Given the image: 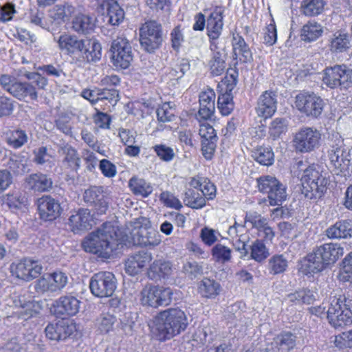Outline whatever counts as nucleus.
Returning a JSON list of instances; mask_svg holds the SVG:
<instances>
[{
	"label": "nucleus",
	"mask_w": 352,
	"mask_h": 352,
	"mask_svg": "<svg viewBox=\"0 0 352 352\" xmlns=\"http://www.w3.org/2000/svg\"><path fill=\"white\" fill-rule=\"evenodd\" d=\"M121 240L120 231L115 223L105 222L89 234L82 243L86 252L108 258Z\"/></svg>",
	"instance_id": "1"
},
{
	"label": "nucleus",
	"mask_w": 352,
	"mask_h": 352,
	"mask_svg": "<svg viewBox=\"0 0 352 352\" xmlns=\"http://www.w3.org/2000/svg\"><path fill=\"white\" fill-rule=\"evenodd\" d=\"M188 325L185 312L179 308H169L161 311L153 320L151 327L157 340H169L184 331Z\"/></svg>",
	"instance_id": "2"
},
{
	"label": "nucleus",
	"mask_w": 352,
	"mask_h": 352,
	"mask_svg": "<svg viewBox=\"0 0 352 352\" xmlns=\"http://www.w3.org/2000/svg\"><path fill=\"white\" fill-rule=\"evenodd\" d=\"M130 226L129 233L134 245L151 249L161 243L162 236L151 227L148 219L143 217L136 218L130 222Z\"/></svg>",
	"instance_id": "3"
},
{
	"label": "nucleus",
	"mask_w": 352,
	"mask_h": 352,
	"mask_svg": "<svg viewBox=\"0 0 352 352\" xmlns=\"http://www.w3.org/2000/svg\"><path fill=\"white\" fill-rule=\"evenodd\" d=\"M300 181L302 193L308 199L320 197L326 190L327 180L314 164L303 170Z\"/></svg>",
	"instance_id": "4"
},
{
	"label": "nucleus",
	"mask_w": 352,
	"mask_h": 352,
	"mask_svg": "<svg viewBox=\"0 0 352 352\" xmlns=\"http://www.w3.org/2000/svg\"><path fill=\"white\" fill-rule=\"evenodd\" d=\"M260 192L267 195L269 204L280 206L287 199V187L275 177L265 175L257 179Z\"/></svg>",
	"instance_id": "5"
},
{
	"label": "nucleus",
	"mask_w": 352,
	"mask_h": 352,
	"mask_svg": "<svg viewBox=\"0 0 352 352\" xmlns=\"http://www.w3.org/2000/svg\"><path fill=\"white\" fill-rule=\"evenodd\" d=\"M324 105L323 99L314 92L302 91L295 97V107L307 117L318 118L322 114Z\"/></svg>",
	"instance_id": "6"
},
{
	"label": "nucleus",
	"mask_w": 352,
	"mask_h": 352,
	"mask_svg": "<svg viewBox=\"0 0 352 352\" xmlns=\"http://www.w3.org/2000/svg\"><path fill=\"white\" fill-rule=\"evenodd\" d=\"M327 157L331 171L337 175L346 177L349 173L351 160L349 153L344 148L342 140H338L337 143L330 146L327 150Z\"/></svg>",
	"instance_id": "7"
},
{
	"label": "nucleus",
	"mask_w": 352,
	"mask_h": 352,
	"mask_svg": "<svg viewBox=\"0 0 352 352\" xmlns=\"http://www.w3.org/2000/svg\"><path fill=\"white\" fill-rule=\"evenodd\" d=\"M322 81L331 89H346L352 86V69L345 65H337L324 70Z\"/></svg>",
	"instance_id": "8"
},
{
	"label": "nucleus",
	"mask_w": 352,
	"mask_h": 352,
	"mask_svg": "<svg viewBox=\"0 0 352 352\" xmlns=\"http://www.w3.org/2000/svg\"><path fill=\"white\" fill-rule=\"evenodd\" d=\"M141 47L147 52L153 53L162 43V28L155 21L145 22L139 30Z\"/></svg>",
	"instance_id": "9"
},
{
	"label": "nucleus",
	"mask_w": 352,
	"mask_h": 352,
	"mask_svg": "<svg viewBox=\"0 0 352 352\" xmlns=\"http://www.w3.org/2000/svg\"><path fill=\"white\" fill-rule=\"evenodd\" d=\"M330 308V324L335 328L352 324V300L339 296L334 298Z\"/></svg>",
	"instance_id": "10"
},
{
	"label": "nucleus",
	"mask_w": 352,
	"mask_h": 352,
	"mask_svg": "<svg viewBox=\"0 0 352 352\" xmlns=\"http://www.w3.org/2000/svg\"><path fill=\"white\" fill-rule=\"evenodd\" d=\"M91 292L96 297L111 296L116 289V279L113 273L100 272L93 275L89 282Z\"/></svg>",
	"instance_id": "11"
},
{
	"label": "nucleus",
	"mask_w": 352,
	"mask_h": 352,
	"mask_svg": "<svg viewBox=\"0 0 352 352\" xmlns=\"http://www.w3.org/2000/svg\"><path fill=\"white\" fill-rule=\"evenodd\" d=\"M321 140L320 132L313 127L301 128L295 135L294 146L298 152L310 153L318 148Z\"/></svg>",
	"instance_id": "12"
},
{
	"label": "nucleus",
	"mask_w": 352,
	"mask_h": 352,
	"mask_svg": "<svg viewBox=\"0 0 352 352\" xmlns=\"http://www.w3.org/2000/svg\"><path fill=\"white\" fill-rule=\"evenodd\" d=\"M173 292L169 287L146 286L141 292V302L143 305L152 307L166 306L170 303Z\"/></svg>",
	"instance_id": "13"
},
{
	"label": "nucleus",
	"mask_w": 352,
	"mask_h": 352,
	"mask_svg": "<svg viewBox=\"0 0 352 352\" xmlns=\"http://www.w3.org/2000/svg\"><path fill=\"white\" fill-rule=\"evenodd\" d=\"M111 60L116 68L126 69L133 60V52L129 41L123 38L113 40L111 46Z\"/></svg>",
	"instance_id": "14"
},
{
	"label": "nucleus",
	"mask_w": 352,
	"mask_h": 352,
	"mask_svg": "<svg viewBox=\"0 0 352 352\" xmlns=\"http://www.w3.org/2000/svg\"><path fill=\"white\" fill-rule=\"evenodd\" d=\"M10 270L13 276L25 281H30L41 274L43 267L38 261L24 258L12 263Z\"/></svg>",
	"instance_id": "15"
},
{
	"label": "nucleus",
	"mask_w": 352,
	"mask_h": 352,
	"mask_svg": "<svg viewBox=\"0 0 352 352\" xmlns=\"http://www.w3.org/2000/svg\"><path fill=\"white\" fill-rule=\"evenodd\" d=\"M67 282V276L58 271L42 276L36 282L34 288L38 294L55 292L63 289Z\"/></svg>",
	"instance_id": "16"
},
{
	"label": "nucleus",
	"mask_w": 352,
	"mask_h": 352,
	"mask_svg": "<svg viewBox=\"0 0 352 352\" xmlns=\"http://www.w3.org/2000/svg\"><path fill=\"white\" fill-rule=\"evenodd\" d=\"M39 218L44 221H52L58 218L63 208L58 200L50 195H43L36 200Z\"/></svg>",
	"instance_id": "17"
},
{
	"label": "nucleus",
	"mask_w": 352,
	"mask_h": 352,
	"mask_svg": "<svg viewBox=\"0 0 352 352\" xmlns=\"http://www.w3.org/2000/svg\"><path fill=\"white\" fill-rule=\"evenodd\" d=\"M199 134L201 137V151L206 160H211L214 155L218 136L212 125L207 122H199Z\"/></svg>",
	"instance_id": "18"
},
{
	"label": "nucleus",
	"mask_w": 352,
	"mask_h": 352,
	"mask_svg": "<svg viewBox=\"0 0 352 352\" xmlns=\"http://www.w3.org/2000/svg\"><path fill=\"white\" fill-rule=\"evenodd\" d=\"M227 233L236 251L240 253L241 258L245 257L248 254L246 246L250 237L245 224H241L235 221L232 226L228 228Z\"/></svg>",
	"instance_id": "19"
},
{
	"label": "nucleus",
	"mask_w": 352,
	"mask_h": 352,
	"mask_svg": "<svg viewBox=\"0 0 352 352\" xmlns=\"http://www.w3.org/2000/svg\"><path fill=\"white\" fill-rule=\"evenodd\" d=\"M80 307V301L75 296L66 295L56 300L52 306V311L57 316L64 318L76 315Z\"/></svg>",
	"instance_id": "20"
},
{
	"label": "nucleus",
	"mask_w": 352,
	"mask_h": 352,
	"mask_svg": "<svg viewBox=\"0 0 352 352\" xmlns=\"http://www.w3.org/2000/svg\"><path fill=\"white\" fill-rule=\"evenodd\" d=\"M102 46L100 42L95 39H84L83 47L79 51L76 63L87 64L96 63L101 59Z\"/></svg>",
	"instance_id": "21"
},
{
	"label": "nucleus",
	"mask_w": 352,
	"mask_h": 352,
	"mask_svg": "<svg viewBox=\"0 0 352 352\" xmlns=\"http://www.w3.org/2000/svg\"><path fill=\"white\" fill-rule=\"evenodd\" d=\"M215 93L212 89L207 88L199 94V109L196 116L199 122L211 119L215 111Z\"/></svg>",
	"instance_id": "22"
},
{
	"label": "nucleus",
	"mask_w": 352,
	"mask_h": 352,
	"mask_svg": "<svg viewBox=\"0 0 352 352\" xmlns=\"http://www.w3.org/2000/svg\"><path fill=\"white\" fill-rule=\"evenodd\" d=\"M54 41L58 43L59 50L65 54L71 56L75 61L80 47H83V40L78 38L77 36L64 32Z\"/></svg>",
	"instance_id": "23"
},
{
	"label": "nucleus",
	"mask_w": 352,
	"mask_h": 352,
	"mask_svg": "<svg viewBox=\"0 0 352 352\" xmlns=\"http://www.w3.org/2000/svg\"><path fill=\"white\" fill-rule=\"evenodd\" d=\"M152 254L145 251L130 255L124 264L126 273L130 276L138 274L152 261Z\"/></svg>",
	"instance_id": "24"
},
{
	"label": "nucleus",
	"mask_w": 352,
	"mask_h": 352,
	"mask_svg": "<svg viewBox=\"0 0 352 352\" xmlns=\"http://www.w3.org/2000/svg\"><path fill=\"white\" fill-rule=\"evenodd\" d=\"M84 201L93 206L98 214L106 213L109 204L107 201L102 187L91 186L85 191Z\"/></svg>",
	"instance_id": "25"
},
{
	"label": "nucleus",
	"mask_w": 352,
	"mask_h": 352,
	"mask_svg": "<svg viewBox=\"0 0 352 352\" xmlns=\"http://www.w3.org/2000/svg\"><path fill=\"white\" fill-rule=\"evenodd\" d=\"M94 223V218L87 208H80L68 219V226L74 232L89 230Z\"/></svg>",
	"instance_id": "26"
},
{
	"label": "nucleus",
	"mask_w": 352,
	"mask_h": 352,
	"mask_svg": "<svg viewBox=\"0 0 352 352\" xmlns=\"http://www.w3.org/2000/svg\"><path fill=\"white\" fill-rule=\"evenodd\" d=\"M277 109V96L275 92L265 91L258 99L256 111L258 116L265 118L272 117Z\"/></svg>",
	"instance_id": "27"
},
{
	"label": "nucleus",
	"mask_w": 352,
	"mask_h": 352,
	"mask_svg": "<svg viewBox=\"0 0 352 352\" xmlns=\"http://www.w3.org/2000/svg\"><path fill=\"white\" fill-rule=\"evenodd\" d=\"M225 8L215 6L207 17L206 30L207 34L213 38L220 36L223 28V16Z\"/></svg>",
	"instance_id": "28"
},
{
	"label": "nucleus",
	"mask_w": 352,
	"mask_h": 352,
	"mask_svg": "<svg viewBox=\"0 0 352 352\" xmlns=\"http://www.w3.org/2000/svg\"><path fill=\"white\" fill-rule=\"evenodd\" d=\"M173 272V265L170 261L164 259L155 260L149 266L147 272L150 279L154 280H166Z\"/></svg>",
	"instance_id": "29"
},
{
	"label": "nucleus",
	"mask_w": 352,
	"mask_h": 352,
	"mask_svg": "<svg viewBox=\"0 0 352 352\" xmlns=\"http://www.w3.org/2000/svg\"><path fill=\"white\" fill-rule=\"evenodd\" d=\"M52 178L41 173L30 174L25 179L26 188L34 192L49 191L52 188Z\"/></svg>",
	"instance_id": "30"
},
{
	"label": "nucleus",
	"mask_w": 352,
	"mask_h": 352,
	"mask_svg": "<svg viewBox=\"0 0 352 352\" xmlns=\"http://www.w3.org/2000/svg\"><path fill=\"white\" fill-rule=\"evenodd\" d=\"M328 47L333 54L343 53L351 47V36L344 30H338L329 36Z\"/></svg>",
	"instance_id": "31"
},
{
	"label": "nucleus",
	"mask_w": 352,
	"mask_h": 352,
	"mask_svg": "<svg viewBox=\"0 0 352 352\" xmlns=\"http://www.w3.org/2000/svg\"><path fill=\"white\" fill-rule=\"evenodd\" d=\"M316 248L309 254L301 262L300 270L305 274H315L323 270L327 265L322 256L318 254Z\"/></svg>",
	"instance_id": "32"
},
{
	"label": "nucleus",
	"mask_w": 352,
	"mask_h": 352,
	"mask_svg": "<svg viewBox=\"0 0 352 352\" xmlns=\"http://www.w3.org/2000/svg\"><path fill=\"white\" fill-rule=\"evenodd\" d=\"M327 266L336 263L344 254V248L337 243H327L316 248Z\"/></svg>",
	"instance_id": "33"
},
{
	"label": "nucleus",
	"mask_w": 352,
	"mask_h": 352,
	"mask_svg": "<svg viewBox=\"0 0 352 352\" xmlns=\"http://www.w3.org/2000/svg\"><path fill=\"white\" fill-rule=\"evenodd\" d=\"M326 235L331 239H340L352 237V220L345 219L338 221L329 227Z\"/></svg>",
	"instance_id": "34"
},
{
	"label": "nucleus",
	"mask_w": 352,
	"mask_h": 352,
	"mask_svg": "<svg viewBox=\"0 0 352 352\" xmlns=\"http://www.w3.org/2000/svg\"><path fill=\"white\" fill-rule=\"evenodd\" d=\"M298 337L291 332H283L277 335L272 345L276 352H290L297 345Z\"/></svg>",
	"instance_id": "35"
},
{
	"label": "nucleus",
	"mask_w": 352,
	"mask_h": 352,
	"mask_svg": "<svg viewBox=\"0 0 352 352\" xmlns=\"http://www.w3.org/2000/svg\"><path fill=\"white\" fill-rule=\"evenodd\" d=\"M58 151L64 155L63 164L65 167L77 170L80 166V158L76 148L68 144L60 145Z\"/></svg>",
	"instance_id": "36"
},
{
	"label": "nucleus",
	"mask_w": 352,
	"mask_h": 352,
	"mask_svg": "<svg viewBox=\"0 0 352 352\" xmlns=\"http://www.w3.org/2000/svg\"><path fill=\"white\" fill-rule=\"evenodd\" d=\"M190 185L195 189L201 192L205 199H213L216 196V186L208 179L201 176H196L191 179Z\"/></svg>",
	"instance_id": "37"
},
{
	"label": "nucleus",
	"mask_w": 352,
	"mask_h": 352,
	"mask_svg": "<svg viewBox=\"0 0 352 352\" xmlns=\"http://www.w3.org/2000/svg\"><path fill=\"white\" fill-rule=\"evenodd\" d=\"M116 317L109 311H103L96 319L95 328L101 335H107L114 330Z\"/></svg>",
	"instance_id": "38"
},
{
	"label": "nucleus",
	"mask_w": 352,
	"mask_h": 352,
	"mask_svg": "<svg viewBox=\"0 0 352 352\" xmlns=\"http://www.w3.org/2000/svg\"><path fill=\"white\" fill-rule=\"evenodd\" d=\"M95 21L94 17L79 13L72 20V29L78 34H89L95 28Z\"/></svg>",
	"instance_id": "39"
},
{
	"label": "nucleus",
	"mask_w": 352,
	"mask_h": 352,
	"mask_svg": "<svg viewBox=\"0 0 352 352\" xmlns=\"http://www.w3.org/2000/svg\"><path fill=\"white\" fill-rule=\"evenodd\" d=\"M76 12V8L70 3H65L54 6L50 11V17L57 23L68 21Z\"/></svg>",
	"instance_id": "40"
},
{
	"label": "nucleus",
	"mask_w": 352,
	"mask_h": 352,
	"mask_svg": "<svg viewBox=\"0 0 352 352\" xmlns=\"http://www.w3.org/2000/svg\"><path fill=\"white\" fill-rule=\"evenodd\" d=\"M234 54L240 61L250 63L252 60V54L245 40L239 34L234 35L232 39Z\"/></svg>",
	"instance_id": "41"
},
{
	"label": "nucleus",
	"mask_w": 352,
	"mask_h": 352,
	"mask_svg": "<svg viewBox=\"0 0 352 352\" xmlns=\"http://www.w3.org/2000/svg\"><path fill=\"white\" fill-rule=\"evenodd\" d=\"M28 162V157L25 155L13 154L9 157L6 166L10 173L22 175L29 170Z\"/></svg>",
	"instance_id": "42"
},
{
	"label": "nucleus",
	"mask_w": 352,
	"mask_h": 352,
	"mask_svg": "<svg viewBox=\"0 0 352 352\" xmlns=\"http://www.w3.org/2000/svg\"><path fill=\"white\" fill-rule=\"evenodd\" d=\"M198 292L202 297L214 298L221 292V285L214 279L204 278L198 284Z\"/></svg>",
	"instance_id": "43"
},
{
	"label": "nucleus",
	"mask_w": 352,
	"mask_h": 352,
	"mask_svg": "<svg viewBox=\"0 0 352 352\" xmlns=\"http://www.w3.org/2000/svg\"><path fill=\"white\" fill-rule=\"evenodd\" d=\"M322 33V26L316 21H311L302 26L300 36L304 41L312 42L320 37Z\"/></svg>",
	"instance_id": "44"
},
{
	"label": "nucleus",
	"mask_w": 352,
	"mask_h": 352,
	"mask_svg": "<svg viewBox=\"0 0 352 352\" xmlns=\"http://www.w3.org/2000/svg\"><path fill=\"white\" fill-rule=\"evenodd\" d=\"M129 186L133 194L143 197H148L153 190V187L150 182L136 177L130 179Z\"/></svg>",
	"instance_id": "45"
},
{
	"label": "nucleus",
	"mask_w": 352,
	"mask_h": 352,
	"mask_svg": "<svg viewBox=\"0 0 352 352\" xmlns=\"http://www.w3.org/2000/svg\"><path fill=\"white\" fill-rule=\"evenodd\" d=\"M107 6V14L104 21L113 26L119 25L124 18V12L118 1H113Z\"/></svg>",
	"instance_id": "46"
},
{
	"label": "nucleus",
	"mask_w": 352,
	"mask_h": 352,
	"mask_svg": "<svg viewBox=\"0 0 352 352\" xmlns=\"http://www.w3.org/2000/svg\"><path fill=\"white\" fill-rule=\"evenodd\" d=\"M215 328L207 324L199 327L192 335V341L196 345H203L213 340L215 334Z\"/></svg>",
	"instance_id": "47"
},
{
	"label": "nucleus",
	"mask_w": 352,
	"mask_h": 352,
	"mask_svg": "<svg viewBox=\"0 0 352 352\" xmlns=\"http://www.w3.org/2000/svg\"><path fill=\"white\" fill-rule=\"evenodd\" d=\"M19 310L16 313L19 318L25 320L36 316L41 309L40 303L36 301H28L22 303V300H19Z\"/></svg>",
	"instance_id": "48"
},
{
	"label": "nucleus",
	"mask_w": 352,
	"mask_h": 352,
	"mask_svg": "<svg viewBox=\"0 0 352 352\" xmlns=\"http://www.w3.org/2000/svg\"><path fill=\"white\" fill-rule=\"evenodd\" d=\"M324 4V0H302L300 10L307 16H318L322 12Z\"/></svg>",
	"instance_id": "49"
},
{
	"label": "nucleus",
	"mask_w": 352,
	"mask_h": 352,
	"mask_svg": "<svg viewBox=\"0 0 352 352\" xmlns=\"http://www.w3.org/2000/svg\"><path fill=\"white\" fill-rule=\"evenodd\" d=\"M33 153L34 162L38 165L43 166L45 169H50L54 166V159L48 153L47 147H38L34 151Z\"/></svg>",
	"instance_id": "50"
},
{
	"label": "nucleus",
	"mask_w": 352,
	"mask_h": 352,
	"mask_svg": "<svg viewBox=\"0 0 352 352\" xmlns=\"http://www.w3.org/2000/svg\"><path fill=\"white\" fill-rule=\"evenodd\" d=\"M226 53L225 52H217L212 54L208 65L210 73L214 76L221 75L226 69Z\"/></svg>",
	"instance_id": "51"
},
{
	"label": "nucleus",
	"mask_w": 352,
	"mask_h": 352,
	"mask_svg": "<svg viewBox=\"0 0 352 352\" xmlns=\"http://www.w3.org/2000/svg\"><path fill=\"white\" fill-rule=\"evenodd\" d=\"M184 204L193 209H201L206 206V199L202 195L194 189H188L184 197Z\"/></svg>",
	"instance_id": "52"
},
{
	"label": "nucleus",
	"mask_w": 352,
	"mask_h": 352,
	"mask_svg": "<svg viewBox=\"0 0 352 352\" xmlns=\"http://www.w3.org/2000/svg\"><path fill=\"white\" fill-rule=\"evenodd\" d=\"M8 144L14 148L23 146L28 140L25 131L21 129H14L7 133Z\"/></svg>",
	"instance_id": "53"
},
{
	"label": "nucleus",
	"mask_w": 352,
	"mask_h": 352,
	"mask_svg": "<svg viewBox=\"0 0 352 352\" xmlns=\"http://www.w3.org/2000/svg\"><path fill=\"white\" fill-rule=\"evenodd\" d=\"M232 250L221 243L216 244L211 250L213 260L219 263L225 264L232 259Z\"/></svg>",
	"instance_id": "54"
},
{
	"label": "nucleus",
	"mask_w": 352,
	"mask_h": 352,
	"mask_svg": "<svg viewBox=\"0 0 352 352\" xmlns=\"http://www.w3.org/2000/svg\"><path fill=\"white\" fill-rule=\"evenodd\" d=\"M252 157L261 165L270 166L274 163V154L271 147L260 146L253 151Z\"/></svg>",
	"instance_id": "55"
},
{
	"label": "nucleus",
	"mask_w": 352,
	"mask_h": 352,
	"mask_svg": "<svg viewBox=\"0 0 352 352\" xmlns=\"http://www.w3.org/2000/svg\"><path fill=\"white\" fill-rule=\"evenodd\" d=\"M234 107L232 94L221 92L217 100V108L223 116L230 115Z\"/></svg>",
	"instance_id": "56"
},
{
	"label": "nucleus",
	"mask_w": 352,
	"mask_h": 352,
	"mask_svg": "<svg viewBox=\"0 0 352 352\" xmlns=\"http://www.w3.org/2000/svg\"><path fill=\"white\" fill-rule=\"evenodd\" d=\"M288 266V261L283 254H276L270 258L268 262L270 273L273 275L283 273Z\"/></svg>",
	"instance_id": "57"
},
{
	"label": "nucleus",
	"mask_w": 352,
	"mask_h": 352,
	"mask_svg": "<svg viewBox=\"0 0 352 352\" xmlns=\"http://www.w3.org/2000/svg\"><path fill=\"white\" fill-rule=\"evenodd\" d=\"M6 202L10 208L21 209L26 208L28 199L25 193L16 191L6 195Z\"/></svg>",
	"instance_id": "58"
},
{
	"label": "nucleus",
	"mask_w": 352,
	"mask_h": 352,
	"mask_svg": "<svg viewBox=\"0 0 352 352\" xmlns=\"http://www.w3.org/2000/svg\"><path fill=\"white\" fill-rule=\"evenodd\" d=\"M250 258L257 262L264 261L269 255V250L261 240H256L250 246Z\"/></svg>",
	"instance_id": "59"
},
{
	"label": "nucleus",
	"mask_w": 352,
	"mask_h": 352,
	"mask_svg": "<svg viewBox=\"0 0 352 352\" xmlns=\"http://www.w3.org/2000/svg\"><path fill=\"white\" fill-rule=\"evenodd\" d=\"M287 129V124L284 118H276L273 120L269 126V135L273 140H276L285 133Z\"/></svg>",
	"instance_id": "60"
},
{
	"label": "nucleus",
	"mask_w": 352,
	"mask_h": 352,
	"mask_svg": "<svg viewBox=\"0 0 352 352\" xmlns=\"http://www.w3.org/2000/svg\"><path fill=\"white\" fill-rule=\"evenodd\" d=\"M250 223L253 228H255L259 232L267 223V218L263 217L256 212H247L244 219V223Z\"/></svg>",
	"instance_id": "61"
},
{
	"label": "nucleus",
	"mask_w": 352,
	"mask_h": 352,
	"mask_svg": "<svg viewBox=\"0 0 352 352\" xmlns=\"http://www.w3.org/2000/svg\"><path fill=\"white\" fill-rule=\"evenodd\" d=\"M175 109L170 102H164L157 109L158 120L162 122H170L175 118Z\"/></svg>",
	"instance_id": "62"
},
{
	"label": "nucleus",
	"mask_w": 352,
	"mask_h": 352,
	"mask_svg": "<svg viewBox=\"0 0 352 352\" xmlns=\"http://www.w3.org/2000/svg\"><path fill=\"white\" fill-rule=\"evenodd\" d=\"M337 296H331L329 300L323 301L322 305L317 307H312L309 309L311 314H314L320 318L327 317L330 323V308H331V302Z\"/></svg>",
	"instance_id": "63"
},
{
	"label": "nucleus",
	"mask_w": 352,
	"mask_h": 352,
	"mask_svg": "<svg viewBox=\"0 0 352 352\" xmlns=\"http://www.w3.org/2000/svg\"><path fill=\"white\" fill-rule=\"evenodd\" d=\"M340 276L343 281L352 282V252L344 258Z\"/></svg>",
	"instance_id": "64"
}]
</instances>
